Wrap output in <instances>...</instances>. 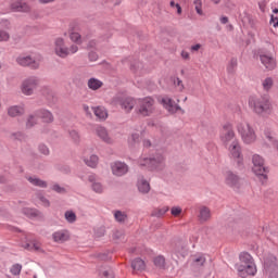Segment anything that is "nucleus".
<instances>
[{"mask_svg":"<svg viewBox=\"0 0 278 278\" xmlns=\"http://www.w3.org/2000/svg\"><path fill=\"white\" fill-rule=\"evenodd\" d=\"M250 110L257 116L269 115L273 112V103L268 94H252L248 99Z\"/></svg>","mask_w":278,"mask_h":278,"instance_id":"1","label":"nucleus"},{"mask_svg":"<svg viewBox=\"0 0 278 278\" xmlns=\"http://www.w3.org/2000/svg\"><path fill=\"white\" fill-rule=\"evenodd\" d=\"M240 265H237V270L239 273V277H253L257 273V267L255 266V262L253 261V256L249 254V252H241L239 255Z\"/></svg>","mask_w":278,"mask_h":278,"instance_id":"2","label":"nucleus"},{"mask_svg":"<svg viewBox=\"0 0 278 278\" xmlns=\"http://www.w3.org/2000/svg\"><path fill=\"white\" fill-rule=\"evenodd\" d=\"M138 164L141 168H147L148 170H164L166 166L164 155L160 153L154 156H141L138 160Z\"/></svg>","mask_w":278,"mask_h":278,"instance_id":"3","label":"nucleus"},{"mask_svg":"<svg viewBox=\"0 0 278 278\" xmlns=\"http://www.w3.org/2000/svg\"><path fill=\"white\" fill-rule=\"evenodd\" d=\"M53 51L58 58L65 60V58H68V55H75V53L79 51V47L77 45H71L70 47H67L64 38L58 37L54 40Z\"/></svg>","mask_w":278,"mask_h":278,"instance_id":"4","label":"nucleus"},{"mask_svg":"<svg viewBox=\"0 0 278 278\" xmlns=\"http://www.w3.org/2000/svg\"><path fill=\"white\" fill-rule=\"evenodd\" d=\"M237 131L241 136V140L244 144H253L257 140V134L249 122H240L237 124Z\"/></svg>","mask_w":278,"mask_h":278,"instance_id":"5","label":"nucleus"},{"mask_svg":"<svg viewBox=\"0 0 278 278\" xmlns=\"http://www.w3.org/2000/svg\"><path fill=\"white\" fill-rule=\"evenodd\" d=\"M252 170L254 175L258 177L261 184H266V181H268V175L266 174L268 173V168H266L264 157H262L260 154H254L252 156Z\"/></svg>","mask_w":278,"mask_h":278,"instance_id":"6","label":"nucleus"},{"mask_svg":"<svg viewBox=\"0 0 278 278\" xmlns=\"http://www.w3.org/2000/svg\"><path fill=\"white\" fill-rule=\"evenodd\" d=\"M258 58L261 64L266 68V71H275L277 68V59L268 50L260 49Z\"/></svg>","mask_w":278,"mask_h":278,"instance_id":"7","label":"nucleus"},{"mask_svg":"<svg viewBox=\"0 0 278 278\" xmlns=\"http://www.w3.org/2000/svg\"><path fill=\"white\" fill-rule=\"evenodd\" d=\"M229 157L237 162L239 167L244 165V157L242 156V147H240V141L235 139L228 147Z\"/></svg>","mask_w":278,"mask_h":278,"instance_id":"8","label":"nucleus"},{"mask_svg":"<svg viewBox=\"0 0 278 278\" xmlns=\"http://www.w3.org/2000/svg\"><path fill=\"white\" fill-rule=\"evenodd\" d=\"M138 114L140 116H151L153 114V105H155V100L151 97L141 98L138 100Z\"/></svg>","mask_w":278,"mask_h":278,"instance_id":"9","label":"nucleus"},{"mask_svg":"<svg viewBox=\"0 0 278 278\" xmlns=\"http://www.w3.org/2000/svg\"><path fill=\"white\" fill-rule=\"evenodd\" d=\"M40 84V79L36 76H29L28 78H25L22 81L21 85V91L26 96V97H31L34 92L36 91V88H38Z\"/></svg>","mask_w":278,"mask_h":278,"instance_id":"10","label":"nucleus"},{"mask_svg":"<svg viewBox=\"0 0 278 278\" xmlns=\"http://www.w3.org/2000/svg\"><path fill=\"white\" fill-rule=\"evenodd\" d=\"M219 138L224 144L236 140V131H233V126L230 123L224 124Z\"/></svg>","mask_w":278,"mask_h":278,"instance_id":"11","label":"nucleus"},{"mask_svg":"<svg viewBox=\"0 0 278 278\" xmlns=\"http://www.w3.org/2000/svg\"><path fill=\"white\" fill-rule=\"evenodd\" d=\"M111 170L115 177H123L129 173V165L125 162L115 161L111 163Z\"/></svg>","mask_w":278,"mask_h":278,"instance_id":"12","label":"nucleus"},{"mask_svg":"<svg viewBox=\"0 0 278 278\" xmlns=\"http://www.w3.org/2000/svg\"><path fill=\"white\" fill-rule=\"evenodd\" d=\"M20 66H28L29 68H40V59L36 60L29 55H20L16 59Z\"/></svg>","mask_w":278,"mask_h":278,"instance_id":"13","label":"nucleus"},{"mask_svg":"<svg viewBox=\"0 0 278 278\" xmlns=\"http://www.w3.org/2000/svg\"><path fill=\"white\" fill-rule=\"evenodd\" d=\"M161 103L163 105V108H165V110H167V112H169V114H176V112H181L184 114V110L181 109V106H179V104L175 103V101H173V99L165 97L161 100Z\"/></svg>","mask_w":278,"mask_h":278,"instance_id":"14","label":"nucleus"},{"mask_svg":"<svg viewBox=\"0 0 278 278\" xmlns=\"http://www.w3.org/2000/svg\"><path fill=\"white\" fill-rule=\"evenodd\" d=\"M88 181L91 184V190L96 192V194H103L105 187H103V184L99 181V177H97L94 174H90L88 176Z\"/></svg>","mask_w":278,"mask_h":278,"instance_id":"15","label":"nucleus"},{"mask_svg":"<svg viewBox=\"0 0 278 278\" xmlns=\"http://www.w3.org/2000/svg\"><path fill=\"white\" fill-rule=\"evenodd\" d=\"M71 238V233L68 230H58L52 233V240L58 242V244H62L66 242Z\"/></svg>","mask_w":278,"mask_h":278,"instance_id":"16","label":"nucleus"},{"mask_svg":"<svg viewBox=\"0 0 278 278\" xmlns=\"http://www.w3.org/2000/svg\"><path fill=\"white\" fill-rule=\"evenodd\" d=\"M8 116L11 118H16L25 114V105H11L7 110Z\"/></svg>","mask_w":278,"mask_h":278,"instance_id":"17","label":"nucleus"},{"mask_svg":"<svg viewBox=\"0 0 278 278\" xmlns=\"http://www.w3.org/2000/svg\"><path fill=\"white\" fill-rule=\"evenodd\" d=\"M137 188L141 194H149L151 192V184L142 176L138 178Z\"/></svg>","mask_w":278,"mask_h":278,"instance_id":"18","label":"nucleus"},{"mask_svg":"<svg viewBox=\"0 0 278 278\" xmlns=\"http://www.w3.org/2000/svg\"><path fill=\"white\" fill-rule=\"evenodd\" d=\"M36 116H38V118H40L42 121V123H53V121L55 119L53 117V113H51V111L46 110V109H41L39 111L36 112Z\"/></svg>","mask_w":278,"mask_h":278,"instance_id":"19","label":"nucleus"},{"mask_svg":"<svg viewBox=\"0 0 278 278\" xmlns=\"http://www.w3.org/2000/svg\"><path fill=\"white\" fill-rule=\"evenodd\" d=\"M136 99L128 97V98H123L119 101V105L122 108V110H124V112H131V110H134V108H136Z\"/></svg>","mask_w":278,"mask_h":278,"instance_id":"20","label":"nucleus"},{"mask_svg":"<svg viewBox=\"0 0 278 278\" xmlns=\"http://www.w3.org/2000/svg\"><path fill=\"white\" fill-rule=\"evenodd\" d=\"M96 134L101 138V140H103V142H106V144H112V138L108 134V129H105V127L97 126Z\"/></svg>","mask_w":278,"mask_h":278,"instance_id":"21","label":"nucleus"},{"mask_svg":"<svg viewBox=\"0 0 278 278\" xmlns=\"http://www.w3.org/2000/svg\"><path fill=\"white\" fill-rule=\"evenodd\" d=\"M238 181H240V178L238 175L233 174V172H226L225 174V184L227 186H230V188H233V186H238Z\"/></svg>","mask_w":278,"mask_h":278,"instance_id":"22","label":"nucleus"},{"mask_svg":"<svg viewBox=\"0 0 278 278\" xmlns=\"http://www.w3.org/2000/svg\"><path fill=\"white\" fill-rule=\"evenodd\" d=\"M198 218L200 223H207L212 218V211L207 206H201L199 210Z\"/></svg>","mask_w":278,"mask_h":278,"instance_id":"23","label":"nucleus"},{"mask_svg":"<svg viewBox=\"0 0 278 278\" xmlns=\"http://www.w3.org/2000/svg\"><path fill=\"white\" fill-rule=\"evenodd\" d=\"M12 12H29V4L23 1H15L11 3Z\"/></svg>","mask_w":278,"mask_h":278,"instance_id":"24","label":"nucleus"},{"mask_svg":"<svg viewBox=\"0 0 278 278\" xmlns=\"http://www.w3.org/2000/svg\"><path fill=\"white\" fill-rule=\"evenodd\" d=\"M94 116L100 121H108V110L105 106H94L92 108Z\"/></svg>","mask_w":278,"mask_h":278,"instance_id":"25","label":"nucleus"},{"mask_svg":"<svg viewBox=\"0 0 278 278\" xmlns=\"http://www.w3.org/2000/svg\"><path fill=\"white\" fill-rule=\"evenodd\" d=\"M264 136L269 144V147H275V143L277 142V137L275 136V130L271 128H265Z\"/></svg>","mask_w":278,"mask_h":278,"instance_id":"26","label":"nucleus"},{"mask_svg":"<svg viewBox=\"0 0 278 278\" xmlns=\"http://www.w3.org/2000/svg\"><path fill=\"white\" fill-rule=\"evenodd\" d=\"M87 86H88L89 90L97 91L100 88H103V83L99 78L91 77L88 79Z\"/></svg>","mask_w":278,"mask_h":278,"instance_id":"27","label":"nucleus"},{"mask_svg":"<svg viewBox=\"0 0 278 278\" xmlns=\"http://www.w3.org/2000/svg\"><path fill=\"white\" fill-rule=\"evenodd\" d=\"M205 262H206L205 255L198 254L192 257L191 266L193 268H201V266H203L205 264Z\"/></svg>","mask_w":278,"mask_h":278,"instance_id":"28","label":"nucleus"},{"mask_svg":"<svg viewBox=\"0 0 278 278\" xmlns=\"http://www.w3.org/2000/svg\"><path fill=\"white\" fill-rule=\"evenodd\" d=\"M27 181L31 184V186H36L37 188H47V181L36 177V176H28Z\"/></svg>","mask_w":278,"mask_h":278,"instance_id":"29","label":"nucleus"},{"mask_svg":"<svg viewBox=\"0 0 278 278\" xmlns=\"http://www.w3.org/2000/svg\"><path fill=\"white\" fill-rule=\"evenodd\" d=\"M273 266H277V257L273 254H268L264 258V268L265 270H269Z\"/></svg>","mask_w":278,"mask_h":278,"instance_id":"30","label":"nucleus"},{"mask_svg":"<svg viewBox=\"0 0 278 278\" xmlns=\"http://www.w3.org/2000/svg\"><path fill=\"white\" fill-rule=\"evenodd\" d=\"M84 162L90 168H97L99 164V156L97 154H91L89 157H84Z\"/></svg>","mask_w":278,"mask_h":278,"instance_id":"31","label":"nucleus"},{"mask_svg":"<svg viewBox=\"0 0 278 278\" xmlns=\"http://www.w3.org/2000/svg\"><path fill=\"white\" fill-rule=\"evenodd\" d=\"M22 214H24V216H27V218H37V216H40V211L31 207H23Z\"/></svg>","mask_w":278,"mask_h":278,"instance_id":"32","label":"nucleus"},{"mask_svg":"<svg viewBox=\"0 0 278 278\" xmlns=\"http://www.w3.org/2000/svg\"><path fill=\"white\" fill-rule=\"evenodd\" d=\"M131 268L134 270H144V268H147V264H144L142 258L137 257L131 262Z\"/></svg>","mask_w":278,"mask_h":278,"instance_id":"33","label":"nucleus"},{"mask_svg":"<svg viewBox=\"0 0 278 278\" xmlns=\"http://www.w3.org/2000/svg\"><path fill=\"white\" fill-rule=\"evenodd\" d=\"M70 39L72 40V42H74L73 45H83L84 39H81V35L75 30H71L70 31Z\"/></svg>","mask_w":278,"mask_h":278,"instance_id":"34","label":"nucleus"},{"mask_svg":"<svg viewBox=\"0 0 278 278\" xmlns=\"http://www.w3.org/2000/svg\"><path fill=\"white\" fill-rule=\"evenodd\" d=\"M275 85V80H273V77H266L262 80V87L265 92H268L271 90L273 86Z\"/></svg>","mask_w":278,"mask_h":278,"instance_id":"35","label":"nucleus"},{"mask_svg":"<svg viewBox=\"0 0 278 278\" xmlns=\"http://www.w3.org/2000/svg\"><path fill=\"white\" fill-rule=\"evenodd\" d=\"M236 68H238V59L232 58L227 65V73L231 75L236 73Z\"/></svg>","mask_w":278,"mask_h":278,"instance_id":"36","label":"nucleus"},{"mask_svg":"<svg viewBox=\"0 0 278 278\" xmlns=\"http://www.w3.org/2000/svg\"><path fill=\"white\" fill-rule=\"evenodd\" d=\"M114 218L117 223H125L127 220V213L122 211H115Z\"/></svg>","mask_w":278,"mask_h":278,"instance_id":"37","label":"nucleus"},{"mask_svg":"<svg viewBox=\"0 0 278 278\" xmlns=\"http://www.w3.org/2000/svg\"><path fill=\"white\" fill-rule=\"evenodd\" d=\"M168 210H169L168 206H162V207L155 208L152 212V216H155L156 218H162V216H164V214H166Z\"/></svg>","mask_w":278,"mask_h":278,"instance_id":"38","label":"nucleus"},{"mask_svg":"<svg viewBox=\"0 0 278 278\" xmlns=\"http://www.w3.org/2000/svg\"><path fill=\"white\" fill-rule=\"evenodd\" d=\"M23 270V265L15 263L11 266L10 268V273L11 275H13L14 277H18V275H21V271Z\"/></svg>","mask_w":278,"mask_h":278,"instance_id":"39","label":"nucleus"},{"mask_svg":"<svg viewBox=\"0 0 278 278\" xmlns=\"http://www.w3.org/2000/svg\"><path fill=\"white\" fill-rule=\"evenodd\" d=\"M65 220L70 223V225H73L77 220V215L73 211H66L65 214Z\"/></svg>","mask_w":278,"mask_h":278,"instance_id":"40","label":"nucleus"},{"mask_svg":"<svg viewBox=\"0 0 278 278\" xmlns=\"http://www.w3.org/2000/svg\"><path fill=\"white\" fill-rule=\"evenodd\" d=\"M35 125H38V118L35 115H29L26 121L27 129H31V127H35Z\"/></svg>","mask_w":278,"mask_h":278,"instance_id":"41","label":"nucleus"},{"mask_svg":"<svg viewBox=\"0 0 278 278\" xmlns=\"http://www.w3.org/2000/svg\"><path fill=\"white\" fill-rule=\"evenodd\" d=\"M154 265L156 266V268H165L166 260L164 258V256H156L154 258Z\"/></svg>","mask_w":278,"mask_h":278,"instance_id":"42","label":"nucleus"},{"mask_svg":"<svg viewBox=\"0 0 278 278\" xmlns=\"http://www.w3.org/2000/svg\"><path fill=\"white\" fill-rule=\"evenodd\" d=\"M195 12L199 16H203V2L201 0H194Z\"/></svg>","mask_w":278,"mask_h":278,"instance_id":"43","label":"nucleus"},{"mask_svg":"<svg viewBox=\"0 0 278 278\" xmlns=\"http://www.w3.org/2000/svg\"><path fill=\"white\" fill-rule=\"evenodd\" d=\"M51 190H53L54 192H58V194H66V188L60 186L59 184H54L51 187Z\"/></svg>","mask_w":278,"mask_h":278,"instance_id":"44","label":"nucleus"},{"mask_svg":"<svg viewBox=\"0 0 278 278\" xmlns=\"http://www.w3.org/2000/svg\"><path fill=\"white\" fill-rule=\"evenodd\" d=\"M38 199H39L41 205H43V207H50L51 202H50L49 199H47L45 195L39 194V195H38Z\"/></svg>","mask_w":278,"mask_h":278,"instance_id":"45","label":"nucleus"},{"mask_svg":"<svg viewBox=\"0 0 278 278\" xmlns=\"http://www.w3.org/2000/svg\"><path fill=\"white\" fill-rule=\"evenodd\" d=\"M8 40H10V33L0 30V42H8Z\"/></svg>","mask_w":278,"mask_h":278,"instance_id":"46","label":"nucleus"},{"mask_svg":"<svg viewBox=\"0 0 278 278\" xmlns=\"http://www.w3.org/2000/svg\"><path fill=\"white\" fill-rule=\"evenodd\" d=\"M70 136L74 142H79V132L77 130H71Z\"/></svg>","mask_w":278,"mask_h":278,"instance_id":"47","label":"nucleus"},{"mask_svg":"<svg viewBox=\"0 0 278 278\" xmlns=\"http://www.w3.org/2000/svg\"><path fill=\"white\" fill-rule=\"evenodd\" d=\"M170 214L173 216H179V214H181V207L179 206H173L170 210Z\"/></svg>","mask_w":278,"mask_h":278,"instance_id":"48","label":"nucleus"},{"mask_svg":"<svg viewBox=\"0 0 278 278\" xmlns=\"http://www.w3.org/2000/svg\"><path fill=\"white\" fill-rule=\"evenodd\" d=\"M39 152L42 153V155H49V148L45 144H39Z\"/></svg>","mask_w":278,"mask_h":278,"instance_id":"49","label":"nucleus"},{"mask_svg":"<svg viewBox=\"0 0 278 278\" xmlns=\"http://www.w3.org/2000/svg\"><path fill=\"white\" fill-rule=\"evenodd\" d=\"M142 68V63L136 62L135 65H130V71H134V73H138V70Z\"/></svg>","mask_w":278,"mask_h":278,"instance_id":"50","label":"nucleus"},{"mask_svg":"<svg viewBox=\"0 0 278 278\" xmlns=\"http://www.w3.org/2000/svg\"><path fill=\"white\" fill-rule=\"evenodd\" d=\"M269 23L270 25H273V27H278V17H275V15H270Z\"/></svg>","mask_w":278,"mask_h":278,"instance_id":"51","label":"nucleus"},{"mask_svg":"<svg viewBox=\"0 0 278 278\" xmlns=\"http://www.w3.org/2000/svg\"><path fill=\"white\" fill-rule=\"evenodd\" d=\"M138 140H140V135L138 132L132 134L129 138V142H138Z\"/></svg>","mask_w":278,"mask_h":278,"instance_id":"52","label":"nucleus"},{"mask_svg":"<svg viewBox=\"0 0 278 278\" xmlns=\"http://www.w3.org/2000/svg\"><path fill=\"white\" fill-rule=\"evenodd\" d=\"M174 84H176V86H178L180 92H182V90H184V88H185V87H184V81L180 80L179 78H176V80L174 81Z\"/></svg>","mask_w":278,"mask_h":278,"instance_id":"53","label":"nucleus"},{"mask_svg":"<svg viewBox=\"0 0 278 278\" xmlns=\"http://www.w3.org/2000/svg\"><path fill=\"white\" fill-rule=\"evenodd\" d=\"M98 59H99V56L94 52L89 53V60L91 62H97Z\"/></svg>","mask_w":278,"mask_h":278,"instance_id":"54","label":"nucleus"},{"mask_svg":"<svg viewBox=\"0 0 278 278\" xmlns=\"http://www.w3.org/2000/svg\"><path fill=\"white\" fill-rule=\"evenodd\" d=\"M181 58H182V60H190V53H188V51H182Z\"/></svg>","mask_w":278,"mask_h":278,"instance_id":"55","label":"nucleus"},{"mask_svg":"<svg viewBox=\"0 0 278 278\" xmlns=\"http://www.w3.org/2000/svg\"><path fill=\"white\" fill-rule=\"evenodd\" d=\"M199 49H201V43H197V45H194V46H191V48H190V50H191L192 52L199 51Z\"/></svg>","mask_w":278,"mask_h":278,"instance_id":"56","label":"nucleus"},{"mask_svg":"<svg viewBox=\"0 0 278 278\" xmlns=\"http://www.w3.org/2000/svg\"><path fill=\"white\" fill-rule=\"evenodd\" d=\"M220 23H222V25H227V23H229V17H227V16H222V17H220Z\"/></svg>","mask_w":278,"mask_h":278,"instance_id":"57","label":"nucleus"},{"mask_svg":"<svg viewBox=\"0 0 278 278\" xmlns=\"http://www.w3.org/2000/svg\"><path fill=\"white\" fill-rule=\"evenodd\" d=\"M61 173H65V175H68V173H71V167H68V166L62 167Z\"/></svg>","mask_w":278,"mask_h":278,"instance_id":"58","label":"nucleus"},{"mask_svg":"<svg viewBox=\"0 0 278 278\" xmlns=\"http://www.w3.org/2000/svg\"><path fill=\"white\" fill-rule=\"evenodd\" d=\"M0 184H8V177L1 175L0 176Z\"/></svg>","mask_w":278,"mask_h":278,"instance_id":"59","label":"nucleus"},{"mask_svg":"<svg viewBox=\"0 0 278 278\" xmlns=\"http://www.w3.org/2000/svg\"><path fill=\"white\" fill-rule=\"evenodd\" d=\"M143 147H146V148H149V147H151V141L150 140H143Z\"/></svg>","mask_w":278,"mask_h":278,"instance_id":"60","label":"nucleus"},{"mask_svg":"<svg viewBox=\"0 0 278 278\" xmlns=\"http://www.w3.org/2000/svg\"><path fill=\"white\" fill-rule=\"evenodd\" d=\"M177 14H181V5L176 3Z\"/></svg>","mask_w":278,"mask_h":278,"instance_id":"61","label":"nucleus"},{"mask_svg":"<svg viewBox=\"0 0 278 278\" xmlns=\"http://www.w3.org/2000/svg\"><path fill=\"white\" fill-rule=\"evenodd\" d=\"M55 0H39L40 3H53Z\"/></svg>","mask_w":278,"mask_h":278,"instance_id":"62","label":"nucleus"},{"mask_svg":"<svg viewBox=\"0 0 278 278\" xmlns=\"http://www.w3.org/2000/svg\"><path fill=\"white\" fill-rule=\"evenodd\" d=\"M169 5L170 8H177V3H175V1H170Z\"/></svg>","mask_w":278,"mask_h":278,"instance_id":"63","label":"nucleus"},{"mask_svg":"<svg viewBox=\"0 0 278 278\" xmlns=\"http://www.w3.org/2000/svg\"><path fill=\"white\" fill-rule=\"evenodd\" d=\"M273 149H276L278 151V140L275 142V146H273Z\"/></svg>","mask_w":278,"mask_h":278,"instance_id":"64","label":"nucleus"}]
</instances>
